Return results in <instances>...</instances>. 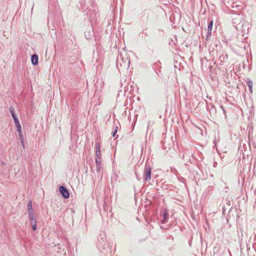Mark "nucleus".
<instances>
[{
  "instance_id": "b1692460",
  "label": "nucleus",
  "mask_w": 256,
  "mask_h": 256,
  "mask_svg": "<svg viewBox=\"0 0 256 256\" xmlns=\"http://www.w3.org/2000/svg\"><path fill=\"white\" fill-rule=\"evenodd\" d=\"M22 147L24 148H25V147H24V142L23 144H22Z\"/></svg>"
},
{
  "instance_id": "f8f14e48",
  "label": "nucleus",
  "mask_w": 256,
  "mask_h": 256,
  "mask_svg": "<svg viewBox=\"0 0 256 256\" xmlns=\"http://www.w3.org/2000/svg\"><path fill=\"white\" fill-rule=\"evenodd\" d=\"M212 26H213V21H212V20H211L210 22L208 25V31H212Z\"/></svg>"
},
{
  "instance_id": "39448f33",
  "label": "nucleus",
  "mask_w": 256,
  "mask_h": 256,
  "mask_svg": "<svg viewBox=\"0 0 256 256\" xmlns=\"http://www.w3.org/2000/svg\"><path fill=\"white\" fill-rule=\"evenodd\" d=\"M59 190L62 196L65 198H68L70 196V194L66 188L62 186L59 187Z\"/></svg>"
},
{
  "instance_id": "20e7f679",
  "label": "nucleus",
  "mask_w": 256,
  "mask_h": 256,
  "mask_svg": "<svg viewBox=\"0 0 256 256\" xmlns=\"http://www.w3.org/2000/svg\"><path fill=\"white\" fill-rule=\"evenodd\" d=\"M96 158L102 160V154L100 152V145L99 142H96Z\"/></svg>"
},
{
  "instance_id": "393cba45",
  "label": "nucleus",
  "mask_w": 256,
  "mask_h": 256,
  "mask_svg": "<svg viewBox=\"0 0 256 256\" xmlns=\"http://www.w3.org/2000/svg\"><path fill=\"white\" fill-rule=\"evenodd\" d=\"M164 218H166V214L164 213Z\"/></svg>"
},
{
  "instance_id": "ddd939ff",
  "label": "nucleus",
  "mask_w": 256,
  "mask_h": 256,
  "mask_svg": "<svg viewBox=\"0 0 256 256\" xmlns=\"http://www.w3.org/2000/svg\"><path fill=\"white\" fill-rule=\"evenodd\" d=\"M118 126H116L114 131L112 132V136L113 137H114L116 136V133L118 132Z\"/></svg>"
},
{
  "instance_id": "cd10ccee",
  "label": "nucleus",
  "mask_w": 256,
  "mask_h": 256,
  "mask_svg": "<svg viewBox=\"0 0 256 256\" xmlns=\"http://www.w3.org/2000/svg\"><path fill=\"white\" fill-rule=\"evenodd\" d=\"M250 130L248 131V135H250Z\"/></svg>"
},
{
  "instance_id": "dca6fc26",
  "label": "nucleus",
  "mask_w": 256,
  "mask_h": 256,
  "mask_svg": "<svg viewBox=\"0 0 256 256\" xmlns=\"http://www.w3.org/2000/svg\"><path fill=\"white\" fill-rule=\"evenodd\" d=\"M16 129H17L18 132V134H22V127L21 126L17 128Z\"/></svg>"
},
{
  "instance_id": "a878e982",
  "label": "nucleus",
  "mask_w": 256,
  "mask_h": 256,
  "mask_svg": "<svg viewBox=\"0 0 256 256\" xmlns=\"http://www.w3.org/2000/svg\"><path fill=\"white\" fill-rule=\"evenodd\" d=\"M136 177H137V178H138V180H140L138 179V177L137 174H136Z\"/></svg>"
},
{
  "instance_id": "f3484780",
  "label": "nucleus",
  "mask_w": 256,
  "mask_h": 256,
  "mask_svg": "<svg viewBox=\"0 0 256 256\" xmlns=\"http://www.w3.org/2000/svg\"><path fill=\"white\" fill-rule=\"evenodd\" d=\"M32 208V202L30 200L28 203V208Z\"/></svg>"
},
{
  "instance_id": "4be33fe9",
  "label": "nucleus",
  "mask_w": 256,
  "mask_h": 256,
  "mask_svg": "<svg viewBox=\"0 0 256 256\" xmlns=\"http://www.w3.org/2000/svg\"><path fill=\"white\" fill-rule=\"evenodd\" d=\"M228 190H229V188H228V187H226V188H225V191H226V192H228Z\"/></svg>"
},
{
  "instance_id": "6e6552de",
  "label": "nucleus",
  "mask_w": 256,
  "mask_h": 256,
  "mask_svg": "<svg viewBox=\"0 0 256 256\" xmlns=\"http://www.w3.org/2000/svg\"><path fill=\"white\" fill-rule=\"evenodd\" d=\"M6 171V164L2 161L0 162V173L4 174Z\"/></svg>"
},
{
  "instance_id": "f257e3e1",
  "label": "nucleus",
  "mask_w": 256,
  "mask_h": 256,
  "mask_svg": "<svg viewBox=\"0 0 256 256\" xmlns=\"http://www.w3.org/2000/svg\"><path fill=\"white\" fill-rule=\"evenodd\" d=\"M130 60L127 53L120 54L117 58L116 66L120 70H128L130 67Z\"/></svg>"
},
{
  "instance_id": "7ed1b4c3",
  "label": "nucleus",
  "mask_w": 256,
  "mask_h": 256,
  "mask_svg": "<svg viewBox=\"0 0 256 256\" xmlns=\"http://www.w3.org/2000/svg\"><path fill=\"white\" fill-rule=\"evenodd\" d=\"M28 214L32 229L33 230L35 231L37 229V222L34 214H32V209H29Z\"/></svg>"
},
{
  "instance_id": "bb28decb",
  "label": "nucleus",
  "mask_w": 256,
  "mask_h": 256,
  "mask_svg": "<svg viewBox=\"0 0 256 256\" xmlns=\"http://www.w3.org/2000/svg\"><path fill=\"white\" fill-rule=\"evenodd\" d=\"M85 36H86V37L87 38H89V37H88V36L86 37V34H85Z\"/></svg>"
},
{
  "instance_id": "423d86ee",
  "label": "nucleus",
  "mask_w": 256,
  "mask_h": 256,
  "mask_svg": "<svg viewBox=\"0 0 256 256\" xmlns=\"http://www.w3.org/2000/svg\"><path fill=\"white\" fill-rule=\"evenodd\" d=\"M172 140V142H171V144H168V146H165L166 141L162 140V143L163 144V148L164 150H166V151L170 150V148H172L174 146V141L173 140V138L171 137Z\"/></svg>"
},
{
  "instance_id": "2eb2a0df",
  "label": "nucleus",
  "mask_w": 256,
  "mask_h": 256,
  "mask_svg": "<svg viewBox=\"0 0 256 256\" xmlns=\"http://www.w3.org/2000/svg\"><path fill=\"white\" fill-rule=\"evenodd\" d=\"M9 110H10V112L11 114L15 112L14 109V108L12 106H10V107Z\"/></svg>"
},
{
  "instance_id": "a211bd4d",
  "label": "nucleus",
  "mask_w": 256,
  "mask_h": 256,
  "mask_svg": "<svg viewBox=\"0 0 256 256\" xmlns=\"http://www.w3.org/2000/svg\"><path fill=\"white\" fill-rule=\"evenodd\" d=\"M224 202L226 203L227 206H230V201L229 200H226Z\"/></svg>"
},
{
  "instance_id": "aec40b11",
  "label": "nucleus",
  "mask_w": 256,
  "mask_h": 256,
  "mask_svg": "<svg viewBox=\"0 0 256 256\" xmlns=\"http://www.w3.org/2000/svg\"><path fill=\"white\" fill-rule=\"evenodd\" d=\"M212 34V31H208V32H207V38H208V36H210Z\"/></svg>"
},
{
  "instance_id": "9b49d317",
  "label": "nucleus",
  "mask_w": 256,
  "mask_h": 256,
  "mask_svg": "<svg viewBox=\"0 0 256 256\" xmlns=\"http://www.w3.org/2000/svg\"><path fill=\"white\" fill-rule=\"evenodd\" d=\"M14 120L16 128L21 126L18 118H14Z\"/></svg>"
},
{
  "instance_id": "5701e85b",
  "label": "nucleus",
  "mask_w": 256,
  "mask_h": 256,
  "mask_svg": "<svg viewBox=\"0 0 256 256\" xmlns=\"http://www.w3.org/2000/svg\"><path fill=\"white\" fill-rule=\"evenodd\" d=\"M226 208V206L225 205V204H222V208Z\"/></svg>"
},
{
  "instance_id": "0eeeda50",
  "label": "nucleus",
  "mask_w": 256,
  "mask_h": 256,
  "mask_svg": "<svg viewBox=\"0 0 256 256\" xmlns=\"http://www.w3.org/2000/svg\"><path fill=\"white\" fill-rule=\"evenodd\" d=\"M96 164V169L97 173H100V170L102 168V164H101V160H98V158H95Z\"/></svg>"
},
{
  "instance_id": "412c9836",
  "label": "nucleus",
  "mask_w": 256,
  "mask_h": 256,
  "mask_svg": "<svg viewBox=\"0 0 256 256\" xmlns=\"http://www.w3.org/2000/svg\"><path fill=\"white\" fill-rule=\"evenodd\" d=\"M221 108L222 110V111H223V112H224V114H226V110H224V106H221Z\"/></svg>"
},
{
  "instance_id": "6ab92c4d",
  "label": "nucleus",
  "mask_w": 256,
  "mask_h": 256,
  "mask_svg": "<svg viewBox=\"0 0 256 256\" xmlns=\"http://www.w3.org/2000/svg\"><path fill=\"white\" fill-rule=\"evenodd\" d=\"M12 118H13V119H14V118H18V117L16 116V114L15 112H14V113L12 114Z\"/></svg>"
},
{
  "instance_id": "f03ea898",
  "label": "nucleus",
  "mask_w": 256,
  "mask_h": 256,
  "mask_svg": "<svg viewBox=\"0 0 256 256\" xmlns=\"http://www.w3.org/2000/svg\"><path fill=\"white\" fill-rule=\"evenodd\" d=\"M151 173L152 168L148 164L146 163L144 169V180L145 181H148L150 180Z\"/></svg>"
},
{
  "instance_id": "1a4fd4ad",
  "label": "nucleus",
  "mask_w": 256,
  "mask_h": 256,
  "mask_svg": "<svg viewBox=\"0 0 256 256\" xmlns=\"http://www.w3.org/2000/svg\"><path fill=\"white\" fill-rule=\"evenodd\" d=\"M32 64L34 65H37L38 62V56L36 54H34L31 56Z\"/></svg>"
},
{
  "instance_id": "4468645a",
  "label": "nucleus",
  "mask_w": 256,
  "mask_h": 256,
  "mask_svg": "<svg viewBox=\"0 0 256 256\" xmlns=\"http://www.w3.org/2000/svg\"><path fill=\"white\" fill-rule=\"evenodd\" d=\"M19 136V138H20V141L21 142V143H24V136H23V135L22 134H18Z\"/></svg>"
},
{
  "instance_id": "9d476101",
  "label": "nucleus",
  "mask_w": 256,
  "mask_h": 256,
  "mask_svg": "<svg viewBox=\"0 0 256 256\" xmlns=\"http://www.w3.org/2000/svg\"><path fill=\"white\" fill-rule=\"evenodd\" d=\"M246 82L247 83V84L249 88L250 92V94L252 93V82L250 78H247L246 80Z\"/></svg>"
}]
</instances>
